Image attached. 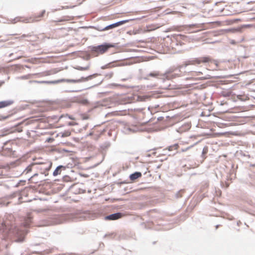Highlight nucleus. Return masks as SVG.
<instances>
[{
	"instance_id": "obj_1",
	"label": "nucleus",
	"mask_w": 255,
	"mask_h": 255,
	"mask_svg": "<svg viewBox=\"0 0 255 255\" xmlns=\"http://www.w3.org/2000/svg\"><path fill=\"white\" fill-rule=\"evenodd\" d=\"M52 165L51 161H47L42 164H36L35 169L38 171L39 173L47 176L48 175V172L51 169Z\"/></svg>"
},
{
	"instance_id": "obj_2",
	"label": "nucleus",
	"mask_w": 255,
	"mask_h": 255,
	"mask_svg": "<svg viewBox=\"0 0 255 255\" xmlns=\"http://www.w3.org/2000/svg\"><path fill=\"white\" fill-rule=\"evenodd\" d=\"M212 61V58L209 56L202 57L197 58L194 59V60H193L192 61L191 64H200L202 63H205L211 62Z\"/></svg>"
},
{
	"instance_id": "obj_3",
	"label": "nucleus",
	"mask_w": 255,
	"mask_h": 255,
	"mask_svg": "<svg viewBox=\"0 0 255 255\" xmlns=\"http://www.w3.org/2000/svg\"><path fill=\"white\" fill-rule=\"evenodd\" d=\"M114 46L115 45L112 44L101 45L96 47L95 51L103 54L109 48L114 47Z\"/></svg>"
},
{
	"instance_id": "obj_4",
	"label": "nucleus",
	"mask_w": 255,
	"mask_h": 255,
	"mask_svg": "<svg viewBox=\"0 0 255 255\" xmlns=\"http://www.w3.org/2000/svg\"><path fill=\"white\" fill-rule=\"evenodd\" d=\"M9 234H13L15 236L17 237H19V241H22V239H20L21 238H23V236L24 235V231H19L18 229L17 228H15L13 229H10L9 231Z\"/></svg>"
},
{
	"instance_id": "obj_5",
	"label": "nucleus",
	"mask_w": 255,
	"mask_h": 255,
	"mask_svg": "<svg viewBox=\"0 0 255 255\" xmlns=\"http://www.w3.org/2000/svg\"><path fill=\"white\" fill-rule=\"evenodd\" d=\"M130 20L129 19H127V20H122V21H119L118 22H116L115 23H113L112 24H111L110 25H108L107 26H106V27H105L104 29H103V31H105V30H109L110 29H112V28H114L115 27H118L120 25H121L123 24H125L127 22H128L130 21Z\"/></svg>"
},
{
	"instance_id": "obj_6",
	"label": "nucleus",
	"mask_w": 255,
	"mask_h": 255,
	"mask_svg": "<svg viewBox=\"0 0 255 255\" xmlns=\"http://www.w3.org/2000/svg\"><path fill=\"white\" fill-rule=\"evenodd\" d=\"M123 216V215L121 213H117L106 216L105 219L108 220H115L121 218Z\"/></svg>"
},
{
	"instance_id": "obj_7",
	"label": "nucleus",
	"mask_w": 255,
	"mask_h": 255,
	"mask_svg": "<svg viewBox=\"0 0 255 255\" xmlns=\"http://www.w3.org/2000/svg\"><path fill=\"white\" fill-rule=\"evenodd\" d=\"M13 103L11 101H4L0 102V109L3 108L11 105Z\"/></svg>"
},
{
	"instance_id": "obj_8",
	"label": "nucleus",
	"mask_w": 255,
	"mask_h": 255,
	"mask_svg": "<svg viewBox=\"0 0 255 255\" xmlns=\"http://www.w3.org/2000/svg\"><path fill=\"white\" fill-rule=\"evenodd\" d=\"M61 169H65V167L62 165L58 166L56 169L54 171L53 175L54 176H56L58 175H59L61 174Z\"/></svg>"
},
{
	"instance_id": "obj_9",
	"label": "nucleus",
	"mask_w": 255,
	"mask_h": 255,
	"mask_svg": "<svg viewBox=\"0 0 255 255\" xmlns=\"http://www.w3.org/2000/svg\"><path fill=\"white\" fill-rule=\"evenodd\" d=\"M141 173L139 172H136L130 175V179L131 181H134L135 179L140 177L141 176Z\"/></svg>"
},
{
	"instance_id": "obj_10",
	"label": "nucleus",
	"mask_w": 255,
	"mask_h": 255,
	"mask_svg": "<svg viewBox=\"0 0 255 255\" xmlns=\"http://www.w3.org/2000/svg\"><path fill=\"white\" fill-rule=\"evenodd\" d=\"M36 164H32L27 167V168L23 171V173L27 174L30 172L32 169H35Z\"/></svg>"
},
{
	"instance_id": "obj_11",
	"label": "nucleus",
	"mask_w": 255,
	"mask_h": 255,
	"mask_svg": "<svg viewBox=\"0 0 255 255\" xmlns=\"http://www.w3.org/2000/svg\"><path fill=\"white\" fill-rule=\"evenodd\" d=\"M45 13V11L44 10H42L39 14L35 16L34 21H38L40 20V18L43 16Z\"/></svg>"
},
{
	"instance_id": "obj_12",
	"label": "nucleus",
	"mask_w": 255,
	"mask_h": 255,
	"mask_svg": "<svg viewBox=\"0 0 255 255\" xmlns=\"http://www.w3.org/2000/svg\"><path fill=\"white\" fill-rule=\"evenodd\" d=\"M31 223V217H27L24 220V222L23 223V226L24 227H28L30 225Z\"/></svg>"
},
{
	"instance_id": "obj_13",
	"label": "nucleus",
	"mask_w": 255,
	"mask_h": 255,
	"mask_svg": "<svg viewBox=\"0 0 255 255\" xmlns=\"http://www.w3.org/2000/svg\"><path fill=\"white\" fill-rule=\"evenodd\" d=\"M178 148H179L178 144H173L172 145L169 146L168 148V149L169 151H173V150H177Z\"/></svg>"
},
{
	"instance_id": "obj_14",
	"label": "nucleus",
	"mask_w": 255,
	"mask_h": 255,
	"mask_svg": "<svg viewBox=\"0 0 255 255\" xmlns=\"http://www.w3.org/2000/svg\"><path fill=\"white\" fill-rule=\"evenodd\" d=\"M150 98V96H138V99L142 101L148 100Z\"/></svg>"
},
{
	"instance_id": "obj_15",
	"label": "nucleus",
	"mask_w": 255,
	"mask_h": 255,
	"mask_svg": "<svg viewBox=\"0 0 255 255\" xmlns=\"http://www.w3.org/2000/svg\"><path fill=\"white\" fill-rule=\"evenodd\" d=\"M84 81V78H82L81 79L78 80H67L68 82H72V83H79Z\"/></svg>"
},
{
	"instance_id": "obj_16",
	"label": "nucleus",
	"mask_w": 255,
	"mask_h": 255,
	"mask_svg": "<svg viewBox=\"0 0 255 255\" xmlns=\"http://www.w3.org/2000/svg\"><path fill=\"white\" fill-rule=\"evenodd\" d=\"M61 134H62V137H67V136H69L70 135L71 132L69 130H67V131H64L63 132H62Z\"/></svg>"
},
{
	"instance_id": "obj_17",
	"label": "nucleus",
	"mask_w": 255,
	"mask_h": 255,
	"mask_svg": "<svg viewBox=\"0 0 255 255\" xmlns=\"http://www.w3.org/2000/svg\"><path fill=\"white\" fill-rule=\"evenodd\" d=\"M207 152H208V148L207 147H204L203 148V151H202V154H207Z\"/></svg>"
},
{
	"instance_id": "obj_18",
	"label": "nucleus",
	"mask_w": 255,
	"mask_h": 255,
	"mask_svg": "<svg viewBox=\"0 0 255 255\" xmlns=\"http://www.w3.org/2000/svg\"><path fill=\"white\" fill-rule=\"evenodd\" d=\"M69 125L70 126H74V125H76V124L74 122H70V123H69Z\"/></svg>"
},
{
	"instance_id": "obj_19",
	"label": "nucleus",
	"mask_w": 255,
	"mask_h": 255,
	"mask_svg": "<svg viewBox=\"0 0 255 255\" xmlns=\"http://www.w3.org/2000/svg\"><path fill=\"white\" fill-rule=\"evenodd\" d=\"M74 7V6H67L66 8H72Z\"/></svg>"
},
{
	"instance_id": "obj_20",
	"label": "nucleus",
	"mask_w": 255,
	"mask_h": 255,
	"mask_svg": "<svg viewBox=\"0 0 255 255\" xmlns=\"http://www.w3.org/2000/svg\"><path fill=\"white\" fill-rule=\"evenodd\" d=\"M6 118L7 117H0V120H1V119L4 120V119H6Z\"/></svg>"
},
{
	"instance_id": "obj_21",
	"label": "nucleus",
	"mask_w": 255,
	"mask_h": 255,
	"mask_svg": "<svg viewBox=\"0 0 255 255\" xmlns=\"http://www.w3.org/2000/svg\"><path fill=\"white\" fill-rule=\"evenodd\" d=\"M80 70H86L87 69V68H81L80 69H79Z\"/></svg>"
},
{
	"instance_id": "obj_22",
	"label": "nucleus",
	"mask_w": 255,
	"mask_h": 255,
	"mask_svg": "<svg viewBox=\"0 0 255 255\" xmlns=\"http://www.w3.org/2000/svg\"><path fill=\"white\" fill-rule=\"evenodd\" d=\"M219 134V133H215L214 134V135L213 136H216L217 135H218Z\"/></svg>"
},
{
	"instance_id": "obj_23",
	"label": "nucleus",
	"mask_w": 255,
	"mask_h": 255,
	"mask_svg": "<svg viewBox=\"0 0 255 255\" xmlns=\"http://www.w3.org/2000/svg\"><path fill=\"white\" fill-rule=\"evenodd\" d=\"M172 78H175V75H172Z\"/></svg>"
},
{
	"instance_id": "obj_24",
	"label": "nucleus",
	"mask_w": 255,
	"mask_h": 255,
	"mask_svg": "<svg viewBox=\"0 0 255 255\" xmlns=\"http://www.w3.org/2000/svg\"><path fill=\"white\" fill-rule=\"evenodd\" d=\"M83 119H88V118H87V117H85V118H83Z\"/></svg>"
},
{
	"instance_id": "obj_25",
	"label": "nucleus",
	"mask_w": 255,
	"mask_h": 255,
	"mask_svg": "<svg viewBox=\"0 0 255 255\" xmlns=\"http://www.w3.org/2000/svg\"><path fill=\"white\" fill-rule=\"evenodd\" d=\"M38 175V174H37V173H35V174H34V175H33V176H36V175Z\"/></svg>"
},
{
	"instance_id": "obj_26",
	"label": "nucleus",
	"mask_w": 255,
	"mask_h": 255,
	"mask_svg": "<svg viewBox=\"0 0 255 255\" xmlns=\"http://www.w3.org/2000/svg\"><path fill=\"white\" fill-rule=\"evenodd\" d=\"M20 21V20H19V19H18V20H17L16 21H15V22H17V21Z\"/></svg>"
}]
</instances>
